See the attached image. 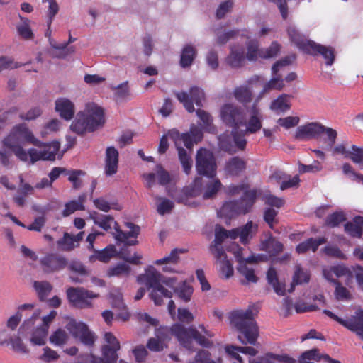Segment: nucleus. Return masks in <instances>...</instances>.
I'll list each match as a JSON object with an SVG mask.
<instances>
[{
	"instance_id": "obj_1",
	"label": "nucleus",
	"mask_w": 363,
	"mask_h": 363,
	"mask_svg": "<svg viewBox=\"0 0 363 363\" xmlns=\"http://www.w3.org/2000/svg\"><path fill=\"white\" fill-rule=\"evenodd\" d=\"M26 143L35 146H40L41 144L26 125L18 124L13 126L1 141L3 150H0V161L2 164H9L11 153L20 160L27 162L28 150H26L23 147V145Z\"/></svg>"
},
{
	"instance_id": "obj_2",
	"label": "nucleus",
	"mask_w": 363,
	"mask_h": 363,
	"mask_svg": "<svg viewBox=\"0 0 363 363\" xmlns=\"http://www.w3.org/2000/svg\"><path fill=\"white\" fill-rule=\"evenodd\" d=\"M170 333L177 337L181 345L189 350H193V339L200 345L208 347L212 344L209 338L213 336V334L207 330L203 325H200L198 329L194 328L186 329L182 325L175 324L170 330L167 327H160L156 329L155 337L167 344L169 340Z\"/></svg>"
},
{
	"instance_id": "obj_3",
	"label": "nucleus",
	"mask_w": 363,
	"mask_h": 363,
	"mask_svg": "<svg viewBox=\"0 0 363 363\" xmlns=\"http://www.w3.org/2000/svg\"><path fill=\"white\" fill-rule=\"evenodd\" d=\"M105 123L104 112L101 107L93 102L86 104L84 109L78 112L70 125V130L78 135L93 132Z\"/></svg>"
},
{
	"instance_id": "obj_4",
	"label": "nucleus",
	"mask_w": 363,
	"mask_h": 363,
	"mask_svg": "<svg viewBox=\"0 0 363 363\" xmlns=\"http://www.w3.org/2000/svg\"><path fill=\"white\" fill-rule=\"evenodd\" d=\"M229 319L230 325L240 333L238 338L242 344H256L259 330L250 308L235 310L230 313Z\"/></svg>"
},
{
	"instance_id": "obj_5",
	"label": "nucleus",
	"mask_w": 363,
	"mask_h": 363,
	"mask_svg": "<svg viewBox=\"0 0 363 363\" xmlns=\"http://www.w3.org/2000/svg\"><path fill=\"white\" fill-rule=\"evenodd\" d=\"M170 135L178 151L184 171L188 174L192 167V160L183 146L191 150L194 143L202 138V132L199 128L194 125L191 128L189 133L181 134L178 131H172Z\"/></svg>"
},
{
	"instance_id": "obj_6",
	"label": "nucleus",
	"mask_w": 363,
	"mask_h": 363,
	"mask_svg": "<svg viewBox=\"0 0 363 363\" xmlns=\"http://www.w3.org/2000/svg\"><path fill=\"white\" fill-rule=\"evenodd\" d=\"M91 219L94 224L97 225L106 231H108L114 228L115 233L113 237L119 242L125 244L126 245H135L138 243L136 240H130V238H136L140 233V228L132 223H125V226L129 229L128 232L121 230L118 227V223L114 220V218L108 215H91Z\"/></svg>"
},
{
	"instance_id": "obj_7",
	"label": "nucleus",
	"mask_w": 363,
	"mask_h": 363,
	"mask_svg": "<svg viewBox=\"0 0 363 363\" xmlns=\"http://www.w3.org/2000/svg\"><path fill=\"white\" fill-rule=\"evenodd\" d=\"M160 278L161 274L152 266L147 267L145 272L137 277L140 284L145 285L150 290V298L157 306L162 303L163 298H171L172 296V293L160 284Z\"/></svg>"
},
{
	"instance_id": "obj_8",
	"label": "nucleus",
	"mask_w": 363,
	"mask_h": 363,
	"mask_svg": "<svg viewBox=\"0 0 363 363\" xmlns=\"http://www.w3.org/2000/svg\"><path fill=\"white\" fill-rule=\"evenodd\" d=\"M256 196V191H246L244 198L240 201L225 202L218 212L219 216L231 218L238 214L247 213L252 207Z\"/></svg>"
},
{
	"instance_id": "obj_9",
	"label": "nucleus",
	"mask_w": 363,
	"mask_h": 363,
	"mask_svg": "<svg viewBox=\"0 0 363 363\" xmlns=\"http://www.w3.org/2000/svg\"><path fill=\"white\" fill-rule=\"evenodd\" d=\"M40 314V311L39 310L35 311L29 318H27L23 321L18 330L19 333L24 334L28 330L33 328L30 332L29 340L33 345L36 346L45 345L48 335V330H46V328H43L40 325L34 327Z\"/></svg>"
},
{
	"instance_id": "obj_10",
	"label": "nucleus",
	"mask_w": 363,
	"mask_h": 363,
	"mask_svg": "<svg viewBox=\"0 0 363 363\" xmlns=\"http://www.w3.org/2000/svg\"><path fill=\"white\" fill-rule=\"evenodd\" d=\"M292 60L290 57H285L277 61L272 67V78L263 86L262 91L256 99L259 101L264 94L272 90L281 91L285 86L284 80L281 74L282 69L291 63Z\"/></svg>"
},
{
	"instance_id": "obj_11",
	"label": "nucleus",
	"mask_w": 363,
	"mask_h": 363,
	"mask_svg": "<svg viewBox=\"0 0 363 363\" xmlns=\"http://www.w3.org/2000/svg\"><path fill=\"white\" fill-rule=\"evenodd\" d=\"M245 135L242 130L233 128L230 133H226L219 137V147L229 153L242 151L245 149L247 145Z\"/></svg>"
},
{
	"instance_id": "obj_12",
	"label": "nucleus",
	"mask_w": 363,
	"mask_h": 363,
	"mask_svg": "<svg viewBox=\"0 0 363 363\" xmlns=\"http://www.w3.org/2000/svg\"><path fill=\"white\" fill-rule=\"evenodd\" d=\"M40 143V146H36V148L28 149L26 162L33 164L39 160L53 161L55 160L60 147V142L55 140L49 143L42 142Z\"/></svg>"
},
{
	"instance_id": "obj_13",
	"label": "nucleus",
	"mask_w": 363,
	"mask_h": 363,
	"mask_svg": "<svg viewBox=\"0 0 363 363\" xmlns=\"http://www.w3.org/2000/svg\"><path fill=\"white\" fill-rule=\"evenodd\" d=\"M66 295L70 304L77 308H89L92 306V300L99 295L83 287H69Z\"/></svg>"
},
{
	"instance_id": "obj_14",
	"label": "nucleus",
	"mask_w": 363,
	"mask_h": 363,
	"mask_svg": "<svg viewBox=\"0 0 363 363\" xmlns=\"http://www.w3.org/2000/svg\"><path fill=\"white\" fill-rule=\"evenodd\" d=\"M220 116L225 125L234 128H239L245 124L243 109L232 103H226L221 106Z\"/></svg>"
},
{
	"instance_id": "obj_15",
	"label": "nucleus",
	"mask_w": 363,
	"mask_h": 363,
	"mask_svg": "<svg viewBox=\"0 0 363 363\" xmlns=\"http://www.w3.org/2000/svg\"><path fill=\"white\" fill-rule=\"evenodd\" d=\"M196 168L198 174L208 177L216 174V164L213 153L206 149H200L196 154Z\"/></svg>"
},
{
	"instance_id": "obj_16",
	"label": "nucleus",
	"mask_w": 363,
	"mask_h": 363,
	"mask_svg": "<svg viewBox=\"0 0 363 363\" xmlns=\"http://www.w3.org/2000/svg\"><path fill=\"white\" fill-rule=\"evenodd\" d=\"M174 95L189 113L194 111V103H195L196 106H201L202 101L205 98L203 91L198 86H192L189 90V93L186 91H175Z\"/></svg>"
},
{
	"instance_id": "obj_17",
	"label": "nucleus",
	"mask_w": 363,
	"mask_h": 363,
	"mask_svg": "<svg viewBox=\"0 0 363 363\" xmlns=\"http://www.w3.org/2000/svg\"><path fill=\"white\" fill-rule=\"evenodd\" d=\"M66 329L74 337L79 339L82 343L86 346H92L96 340L94 334L83 323L71 320L66 325Z\"/></svg>"
},
{
	"instance_id": "obj_18",
	"label": "nucleus",
	"mask_w": 363,
	"mask_h": 363,
	"mask_svg": "<svg viewBox=\"0 0 363 363\" xmlns=\"http://www.w3.org/2000/svg\"><path fill=\"white\" fill-rule=\"evenodd\" d=\"M324 133V125L318 122H310L298 126L294 138L298 140H308L318 138Z\"/></svg>"
},
{
	"instance_id": "obj_19",
	"label": "nucleus",
	"mask_w": 363,
	"mask_h": 363,
	"mask_svg": "<svg viewBox=\"0 0 363 363\" xmlns=\"http://www.w3.org/2000/svg\"><path fill=\"white\" fill-rule=\"evenodd\" d=\"M235 256L238 262V272L245 278L247 282L256 283L258 279L255 274V270L252 267L248 266L249 264L257 262L255 257L251 256L247 258H242L241 257L240 250L235 252Z\"/></svg>"
},
{
	"instance_id": "obj_20",
	"label": "nucleus",
	"mask_w": 363,
	"mask_h": 363,
	"mask_svg": "<svg viewBox=\"0 0 363 363\" xmlns=\"http://www.w3.org/2000/svg\"><path fill=\"white\" fill-rule=\"evenodd\" d=\"M257 102L255 101L248 110L249 119L247 122L245 121V124L242 125L246 126L245 130H242L245 135L255 133L262 128V115L260 109L257 107Z\"/></svg>"
},
{
	"instance_id": "obj_21",
	"label": "nucleus",
	"mask_w": 363,
	"mask_h": 363,
	"mask_svg": "<svg viewBox=\"0 0 363 363\" xmlns=\"http://www.w3.org/2000/svg\"><path fill=\"white\" fill-rule=\"evenodd\" d=\"M185 252V250L175 248L163 258L157 259L155 264L157 265H162V270L165 272H177L174 269V266H176L180 260V254L184 253Z\"/></svg>"
},
{
	"instance_id": "obj_22",
	"label": "nucleus",
	"mask_w": 363,
	"mask_h": 363,
	"mask_svg": "<svg viewBox=\"0 0 363 363\" xmlns=\"http://www.w3.org/2000/svg\"><path fill=\"white\" fill-rule=\"evenodd\" d=\"M245 60V48L238 43L230 45V52L225 58V62L233 68H238L244 65Z\"/></svg>"
},
{
	"instance_id": "obj_23",
	"label": "nucleus",
	"mask_w": 363,
	"mask_h": 363,
	"mask_svg": "<svg viewBox=\"0 0 363 363\" xmlns=\"http://www.w3.org/2000/svg\"><path fill=\"white\" fill-rule=\"evenodd\" d=\"M212 253L216 259L219 267V273L226 279L233 275L234 269L231 262L227 259V256L223 249L214 248Z\"/></svg>"
},
{
	"instance_id": "obj_24",
	"label": "nucleus",
	"mask_w": 363,
	"mask_h": 363,
	"mask_svg": "<svg viewBox=\"0 0 363 363\" xmlns=\"http://www.w3.org/2000/svg\"><path fill=\"white\" fill-rule=\"evenodd\" d=\"M241 38L245 39L247 52H245V59L249 61H256L261 58L262 49L259 48V43L255 39H250V35L247 30H242Z\"/></svg>"
},
{
	"instance_id": "obj_25",
	"label": "nucleus",
	"mask_w": 363,
	"mask_h": 363,
	"mask_svg": "<svg viewBox=\"0 0 363 363\" xmlns=\"http://www.w3.org/2000/svg\"><path fill=\"white\" fill-rule=\"evenodd\" d=\"M40 263L45 272L50 273L61 270L67 265L66 259L56 255H48L43 257Z\"/></svg>"
},
{
	"instance_id": "obj_26",
	"label": "nucleus",
	"mask_w": 363,
	"mask_h": 363,
	"mask_svg": "<svg viewBox=\"0 0 363 363\" xmlns=\"http://www.w3.org/2000/svg\"><path fill=\"white\" fill-rule=\"evenodd\" d=\"M118 152L114 147H108L106 150L104 160V173L106 176H112L118 171Z\"/></svg>"
},
{
	"instance_id": "obj_27",
	"label": "nucleus",
	"mask_w": 363,
	"mask_h": 363,
	"mask_svg": "<svg viewBox=\"0 0 363 363\" xmlns=\"http://www.w3.org/2000/svg\"><path fill=\"white\" fill-rule=\"evenodd\" d=\"M55 111L60 116L66 120H71L75 113L74 103L67 98H60L55 101Z\"/></svg>"
},
{
	"instance_id": "obj_28",
	"label": "nucleus",
	"mask_w": 363,
	"mask_h": 363,
	"mask_svg": "<svg viewBox=\"0 0 363 363\" xmlns=\"http://www.w3.org/2000/svg\"><path fill=\"white\" fill-rule=\"evenodd\" d=\"M93 254L89 257V259L91 262L100 261L107 263L113 257H118L119 252L113 245H109L101 250H96L94 249Z\"/></svg>"
},
{
	"instance_id": "obj_29",
	"label": "nucleus",
	"mask_w": 363,
	"mask_h": 363,
	"mask_svg": "<svg viewBox=\"0 0 363 363\" xmlns=\"http://www.w3.org/2000/svg\"><path fill=\"white\" fill-rule=\"evenodd\" d=\"M308 45V50H306V52L311 55L320 54L326 60L325 64L327 65H331L333 63L335 55L333 48L317 44L314 41L309 43Z\"/></svg>"
},
{
	"instance_id": "obj_30",
	"label": "nucleus",
	"mask_w": 363,
	"mask_h": 363,
	"mask_svg": "<svg viewBox=\"0 0 363 363\" xmlns=\"http://www.w3.org/2000/svg\"><path fill=\"white\" fill-rule=\"evenodd\" d=\"M237 229H232L231 230H226L220 226H216L215 230V240L213 244L210 246L211 253H214V248L223 249L221 244L225 238L236 239L238 238Z\"/></svg>"
},
{
	"instance_id": "obj_31",
	"label": "nucleus",
	"mask_w": 363,
	"mask_h": 363,
	"mask_svg": "<svg viewBox=\"0 0 363 363\" xmlns=\"http://www.w3.org/2000/svg\"><path fill=\"white\" fill-rule=\"evenodd\" d=\"M287 33L291 41L300 50L305 52L306 50H308V44L312 40H307L294 26H289L287 29Z\"/></svg>"
},
{
	"instance_id": "obj_32",
	"label": "nucleus",
	"mask_w": 363,
	"mask_h": 363,
	"mask_svg": "<svg viewBox=\"0 0 363 363\" xmlns=\"http://www.w3.org/2000/svg\"><path fill=\"white\" fill-rule=\"evenodd\" d=\"M287 33L291 41L300 50L305 52L306 50H308V44L312 40H307L294 26H289L287 29Z\"/></svg>"
},
{
	"instance_id": "obj_33",
	"label": "nucleus",
	"mask_w": 363,
	"mask_h": 363,
	"mask_svg": "<svg viewBox=\"0 0 363 363\" xmlns=\"http://www.w3.org/2000/svg\"><path fill=\"white\" fill-rule=\"evenodd\" d=\"M290 99V95L281 94L271 102L269 108L278 113H285L291 108Z\"/></svg>"
},
{
	"instance_id": "obj_34",
	"label": "nucleus",
	"mask_w": 363,
	"mask_h": 363,
	"mask_svg": "<svg viewBox=\"0 0 363 363\" xmlns=\"http://www.w3.org/2000/svg\"><path fill=\"white\" fill-rule=\"evenodd\" d=\"M238 238H240L241 242L245 244L253 238L257 231V225L252 221H248L244 226L236 228Z\"/></svg>"
},
{
	"instance_id": "obj_35",
	"label": "nucleus",
	"mask_w": 363,
	"mask_h": 363,
	"mask_svg": "<svg viewBox=\"0 0 363 363\" xmlns=\"http://www.w3.org/2000/svg\"><path fill=\"white\" fill-rule=\"evenodd\" d=\"M20 22L16 26L18 35L25 40H31L34 35L30 28L31 21L21 15L18 16Z\"/></svg>"
},
{
	"instance_id": "obj_36",
	"label": "nucleus",
	"mask_w": 363,
	"mask_h": 363,
	"mask_svg": "<svg viewBox=\"0 0 363 363\" xmlns=\"http://www.w3.org/2000/svg\"><path fill=\"white\" fill-rule=\"evenodd\" d=\"M267 281L273 286L274 291L279 296L285 294V284L279 281L277 277V273L274 268L270 267L267 274Z\"/></svg>"
},
{
	"instance_id": "obj_37",
	"label": "nucleus",
	"mask_w": 363,
	"mask_h": 363,
	"mask_svg": "<svg viewBox=\"0 0 363 363\" xmlns=\"http://www.w3.org/2000/svg\"><path fill=\"white\" fill-rule=\"evenodd\" d=\"M295 363L296 360L287 355H275L268 354L264 357L258 358L257 359H251L249 363Z\"/></svg>"
},
{
	"instance_id": "obj_38",
	"label": "nucleus",
	"mask_w": 363,
	"mask_h": 363,
	"mask_svg": "<svg viewBox=\"0 0 363 363\" xmlns=\"http://www.w3.org/2000/svg\"><path fill=\"white\" fill-rule=\"evenodd\" d=\"M69 339L68 333L60 328L54 330L49 336L50 344L55 347H62L66 345Z\"/></svg>"
},
{
	"instance_id": "obj_39",
	"label": "nucleus",
	"mask_w": 363,
	"mask_h": 363,
	"mask_svg": "<svg viewBox=\"0 0 363 363\" xmlns=\"http://www.w3.org/2000/svg\"><path fill=\"white\" fill-rule=\"evenodd\" d=\"M325 242V239L324 238L318 239L310 238L298 245L296 250L299 254L305 253L310 250L313 252H315L318 247Z\"/></svg>"
},
{
	"instance_id": "obj_40",
	"label": "nucleus",
	"mask_w": 363,
	"mask_h": 363,
	"mask_svg": "<svg viewBox=\"0 0 363 363\" xmlns=\"http://www.w3.org/2000/svg\"><path fill=\"white\" fill-rule=\"evenodd\" d=\"M309 279L310 275L308 271L303 269L299 264H296L295 266L293 281L291 284V288L289 289V292L293 291L296 285L308 282Z\"/></svg>"
},
{
	"instance_id": "obj_41",
	"label": "nucleus",
	"mask_w": 363,
	"mask_h": 363,
	"mask_svg": "<svg viewBox=\"0 0 363 363\" xmlns=\"http://www.w3.org/2000/svg\"><path fill=\"white\" fill-rule=\"evenodd\" d=\"M174 292L177 294L179 298L182 300L184 302L187 303L190 301L194 289L186 281H183L177 286L174 288Z\"/></svg>"
},
{
	"instance_id": "obj_42",
	"label": "nucleus",
	"mask_w": 363,
	"mask_h": 363,
	"mask_svg": "<svg viewBox=\"0 0 363 363\" xmlns=\"http://www.w3.org/2000/svg\"><path fill=\"white\" fill-rule=\"evenodd\" d=\"M86 199L85 195H81L77 200H72L67 202L65 206V209L62 211V216L67 217L77 211L84 209V201Z\"/></svg>"
},
{
	"instance_id": "obj_43",
	"label": "nucleus",
	"mask_w": 363,
	"mask_h": 363,
	"mask_svg": "<svg viewBox=\"0 0 363 363\" xmlns=\"http://www.w3.org/2000/svg\"><path fill=\"white\" fill-rule=\"evenodd\" d=\"M363 217L357 216L353 223H347L345 225V230L351 236L360 238L362 235Z\"/></svg>"
},
{
	"instance_id": "obj_44",
	"label": "nucleus",
	"mask_w": 363,
	"mask_h": 363,
	"mask_svg": "<svg viewBox=\"0 0 363 363\" xmlns=\"http://www.w3.org/2000/svg\"><path fill=\"white\" fill-rule=\"evenodd\" d=\"M196 56V48L191 45H186L182 49L180 65L182 67H189Z\"/></svg>"
},
{
	"instance_id": "obj_45",
	"label": "nucleus",
	"mask_w": 363,
	"mask_h": 363,
	"mask_svg": "<svg viewBox=\"0 0 363 363\" xmlns=\"http://www.w3.org/2000/svg\"><path fill=\"white\" fill-rule=\"evenodd\" d=\"M131 267L125 263H118L112 266L107 270L106 274L108 277H128L130 274Z\"/></svg>"
},
{
	"instance_id": "obj_46",
	"label": "nucleus",
	"mask_w": 363,
	"mask_h": 363,
	"mask_svg": "<svg viewBox=\"0 0 363 363\" xmlns=\"http://www.w3.org/2000/svg\"><path fill=\"white\" fill-rule=\"evenodd\" d=\"M245 169L243 160L235 157L230 160L225 166L226 172L230 175H238Z\"/></svg>"
},
{
	"instance_id": "obj_47",
	"label": "nucleus",
	"mask_w": 363,
	"mask_h": 363,
	"mask_svg": "<svg viewBox=\"0 0 363 363\" xmlns=\"http://www.w3.org/2000/svg\"><path fill=\"white\" fill-rule=\"evenodd\" d=\"M221 182L218 179H212L203 189L202 196L204 199L214 197L221 188Z\"/></svg>"
},
{
	"instance_id": "obj_48",
	"label": "nucleus",
	"mask_w": 363,
	"mask_h": 363,
	"mask_svg": "<svg viewBox=\"0 0 363 363\" xmlns=\"http://www.w3.org/2000/svg\"><path fill=\"white\" fill-rule=\"evenodd\" d=\"M233 96L240 103L247 104L252 101V92L250 87L240 86L234 89Z\"/></svg>"
},
{
	"instance_id": "obj_49",
	"label": "nucleus",
	"mask_w": 363,
	"mask_h": 363,
	"mask_svg": "<svg viewBox=\"0 0 363 363\" xmlns=\"http://www.w3.org/2000/svg\"><path fill=\"white\" fill-rule=\"evenodd\" d=\"M155 201L157 211L161 216L169 213L174 207V202L167 198L155 196Z\"/></svg>"
},
{
	"instance_id": "obj_50",
	"label": "nucleus",
	"mask_w": 363,
	"mask_h": 363,
	"mask_svg": "<svg viewBox=\"0 0 363 363\" xmlns=\"http://www.w3.org/2000/svg\"><path fill=\"white\" fill-rule=\"evenodd\" d=\"M340 324L354 332L358 335L363 331V318H353L349 320H340Z\"/></svg>"
},
{
	"instance_id": "obj_51",
	"label": "nucleus",
	"mask_w": 363,
	"mask_h": 363,
	"mask_svg": "<svg viewBox=\"0 0 363 363\" xmlns=\"http://www.w3.org/2000/svg\"><path fill=\"white\" fill-rule=\"evenodd\" d=\"M111 89L114 91V97L116 101H122L130 99V94L127 82L121 83L118 86H112Z\"/></svg>"
},
{
	"instance_id": "obj_52",
	"label": "nucleus",
	"mask_w": 363,
	"mask_h": 363,
	"mask_svg": "<svg viewBox=\"0 0 363 363\" xmlns=\"http://www.w3.org/2000/svg\"><path fill=\"white\" fill-rule=\"evenodd\" d=\"M242 31L238 30H231L228 31H218L216 33V43L217 45H224L231 39L235 37H241Z\"/></svg>"
},
{
	"instance_id": "obj_53",
	"label": "nucleus",
	"mask_w": 363,
	"mask_h": 363,
	"mask_svg": "<svg viewBox=\"0 0 363 363\" xmlns=\"http://www.w3.org/2000/svg\"><path fill=\"white\" fill-rule=\"evenodd\" d=\"M9 342V345L13 352L21 354H28L30 352L28 347L19 335H15Z\"/></svg>"
},
{
	"instance_id": "obj_54",
	"label": "nucleus",
	"mask_w": 363,
	"mask_h": 363,
	"mask_svg": "<svg viewBox=\"0 0 363 363\" xmlns=\"http://www.w3.org/2000/svg\"><path fill=\"white\" fill-rule=\"evenodd\" d=\"M120 349H111L109 346L102 347V356L101 358L103 360V363H117L118 358L117 352Z\"/></svg>"
},
{
	"instance_id": "obj_55",
	"label": "nucleus",
	"mask_w": 363,
	"mask_h": 363,
	"mask_svg": "<svg viewBox=\"0 0 363 363\" xmlns=\"http://www.w3.org/2000/svg\"><path fill=\"white\" fill-rule=\"evenodd\" d=\"M33 286L40 300H44L52 289V285L48 281H35Z\"/></svg>"
},
{
	"instance_id": "obj_56",
	"label": "nucleus",
	"mask_w": 363,
	"mask_h": 363,
	"mask_svg": "<svg viewBox=\"0 0 363 363\" xmlns=\"http://www.w3.org/2000/svg\"><path fill=\"white\" fill-rule=\"evenodd\" d=\"M60 357L58 353L49 347H45L43 352L39 355L38 359L43 363H51L57 361Z\"/></svg>"
},
{
	"instance_id": "obj_57",
	"label": "nucleus",
	"mask_w": 363,
	"mask_h": 363,
	"mask_svg": "<svg viewBox=\"0 0 363 363\" xmlns=\"http://www.w3.org/2000/svg\"><path fill=\"white\" fill-rule=\"evenodd\" d=\"M57 245L59 248L64 251H70L77 247L74 237L67 233H65L63 238L57 241Z\"/></svg>"
},
{
	"instance_id": "obj_58",
	"label": "nucleus",
	"mask_w": 363,
	"mask_h": 363,
	"mask_svg": "<svg viewBox=\"0 0 363 363\" xmlns=\"http://www.w3.org/2000/svg\"><path fill=\"white\" fill-rule=\"evenodd\" d=\"M94 206L100 211L108 212L110 209L120 211L122 207L118 203H110L103 198L96 199L93 201Z\"/></svg>"
},
{
	"instance_id": "obj_59",
	"label": "nucleus",
	"mask_w": 363,
	"mask_h": 363,
	"mask_svg": "<svg viewBox=\"0 0 363 363\" xmlns=\"http://www.w3.org/2000/svg\"><path fill=\"white\" fill-rule=\"evenodd\" d=\"M225 350L228 354H238L237 352L249 354L250 356H255L257 354V350L252 347H236L230 345L227 346L225 347Z\"/></svg>"
},
{
	"instance_id": "obj_60",
	"label": "nucleus",
	"mask_w": 363,
	"mask_h": 363,
	"mask_svg": "<svg viewBox=\"0 0 363 363\" xmlns=\"http://www.w3.org/2000/svg\"><path fill=\"white\" fill-rule=\"evenodd\" d=\"M280 48L281 46L278 43L272 42L268 48L262 49L261 58L268 59L277 56L279 52Z\"/></svg>"
},
{
	"instance_id": "obj_61",
	"label": "nucleus",
	"mask_w": 363,
	"mask_h": 363,
	"mask_svg": "<svg viewBox=\"0 0 363 363\" xmlns=\"http://www.w3.org/2000/svg\"><path fill=\"white\" fill-rule=\"evenodd\" d=\"M118 258L133 264H140L143 256L137 252L130 255L125 252L120 251L118 253Z\"/></svg>"
},
{
	"instance_id": "obj_62",
	"label": "nucleus",
	"mask_w": 363,
	"mask_h": 363,
	"mask_svg": "<svg viewBox=\"0 0 363 363\" xmlns=\"http://www.w3.org/2000/svg\"><path fill=\"white\" fill-rule=\"evenodd\" d=\"M326 135V138L323 139L324 143L326 145V149H332L333 145L335 143L337 133L335 130L331 128H325L324 126V133Z\"/></svg>"
},
{
	"instance_id": "obj_63",
	"label": "nucleus",
	"mask_w": 363,
	"mask_h": 363,
	"mask_svg": "<svg viewBox=\"0 0 363 363\" xmlns=\"http://www.w3.org/2000/svg\"><path fill=\"white\" fill-rule=\"evenodd\" d=\"M348 157L355 164H363V147L352 145Z\"/></svg>"
},
{
	"instance_id": "obj_64",
	"label": "nucleus",
	"mask_w": 363,
	"mask_h": 363,
	"mask_svg": "<svg viewBox=\"0 0 363 363\" xmlns=\"http://www.w3.org/2000/svg\"><path fill=\"white\" fill-rule=\"evenodd\" d=\"M299 121L300 118L298 116H287L278 119L277 123L285 129H289L296 126Z\"/></svg>"
}]
</instances>
